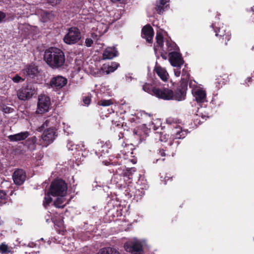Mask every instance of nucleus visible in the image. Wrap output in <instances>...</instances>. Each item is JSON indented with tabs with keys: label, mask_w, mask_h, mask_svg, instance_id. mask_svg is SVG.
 Instances as JSON below:
<instances>
[{
	"label": "nucleus",
	"mask_w": 254,
	"mask_h": 254,
	"mask_svg": "<svg viewBox=\"0 0 254 254\" xmlns=\"http://www.w3.org/2000/svg\"><path fill=\"white\" fill-rule=\"evenodd\" d=\"M36 88L31 84H28L23 86L17 91V96L21 101H26L30 99L36 93Z\"/></svg>",
	"instance_id": "39448f33"
},
{
	"label": "nucleus",
	"mask_w": 254,
	"mask_h": 254,
	"mask_svg": "<svg viewBox=\"0 0 254 254\" xmlns=\"http://www.w3.org/2000/svg\"><path fill=\"white\" fill-rule=\"evenodd\" d=\"M175 143L178 145V142L177 141H175Z\"/></svg>",
	"instance_id": "3c124183"
},
{
	"label": "nucleus",
	"mask_w": 254,
	"mask_h": 254,
	"mask_svg": "<svg viewBox=\"0 0 254 254\" xmlns=\"http://www.w3.org/2000/svg\"><path fill=\"white\" fill-rule=\"evenodd\" d=\"M8 248L6 245L2 243V244H1L0 245V253H6L8 251Z\"/></svg>",
	"instance_id": "7c9ffc66"
},
{
	"label": "nucleus",
	"mask_w": 254,
	"mask_h": 254,
	"mask_svg": "<svg viewBox=\"0 0 254 254\" xmlns=\"http://www.w3.org/2000/svg\"><path fill=\"white\" fill-rule=\"evenodd\" d=\"M81 39V33L76 27H71L68 29L67 34L64 38V42L68 45L76 43Z\"/></svg>",
	"instance_id": "423d86ee"
},
{
	"label": "nucleus",
	"mask_w": 254,
	"mask_h": 254,
	"mask_svg": "<svg viewBox=\"0 0 254 254\" xmlns=\"http://www.w3.org/2000/svg\"><path fill=\"white\" fill-rule=\"evenodd\" d=\"M6 197V193L3 190H0V203L5 200Z\"/></svg>",
	"instance_id": "473e14b6"
},
{
	"label": "nucleus",
	"mask_w": 254,
	"mask_h": 254,
	"mask_svg": "<svg viewBox=\"0 0 254 254\" xmlns=\"http://www.w3.org/2000/svg\"><path fill=\"white\" fill-rule=\"evenodd\" d=\"M83 101L85 105L88 106L90 104L91 101L90 97L88 96L84 97L83 99Z\"/></svg>",
	"instance_id": "72a5a7b5"
},
{
	"label": "nucleus",
	"mask_w": 254,
	"mask_h": 254,
	"mask_svg": "<svg viewBox=\"0 0 254 254\" xmlns=\"http://www.w3.org/2000/svg\"><path fill=\"white\" fill-rule=\"evenodd\" d=\"M166 44H167V46L169 47V42H168V41H167V42H166Z\"/></svg>",
	"instance_id": "09e8293b"
},
{
	"label": "nucleus",
	"mask_w": 254,
	"mask_h": 254,
	"mask_svg": "<svg viewBox=\"0 0 254 254\" xmlns=\"http://www.w3.org/2000/svg\"><path fill=\"white\" fill-rule=\"evenodd\" d=\"M157 97L166 100H175L177 101H182L185 99V93L181 89L177 90L175 93L167 88H159L155 90Z\"/></svg>",
	"instance_id": "7ed1b4c3"
},
{
	"label": "nucleus",
	"mask_w": 254,
	"mask_h": 254,
	"mask_svg": "<svg viewBox=\"0 0 254 254\" xmlns=\"http://www.w3.org/2000/svg\"><path fill=\"white\" fill-rule=\"evenodd\" d=\"M97 254H120L116 249L111 248H103Z\"/></svg>",
	"instance_id": "412c9836"
},
{
	"label": "nucleus",
	"mask_w": 254,
	"mask_h": 254,
	"mask_svg": "<svg viewBox=\"0 0 254 254\" xmlns=\"http://www.w3.org/2000/svg\"><path fill=\"white\" fill-rule=\"evenodd\" d=\"M100 35V34H97L95 33H92L90 35V38L93 39V41L97 40Z\"/></svg>",
	"instance_id": "4c0bfd02"
},
{
	"label": "nucleus",
	"mask_w": 254,
	"mask_h": 254,
	"mask_svg": "<svg viewBox=\"0 0 254 254\" xmlns=\"http://www.w3.org/2000/svg\"><path fill=\"white\" fill-rule=\"evenodd\" d=\"M36 137L35 136H32L31 137L28 138L27 140H26L25 143L28 146V147L30 149L33 150L35 149V144L36 142Z\"/></svg>",
	"instance_id": "5701e85b"
},
{
	"label": "nucleus",
	"mask_w": 254,
	"mask_h": 254,
	"mask_svg": "<svg viewBox=\"0 0 254 254\" xmlns=\"http://www.w3.org/2000/svg\"><path fill=\"white\" fill-rule=\"evenodd\" d=\"M54 120L53 118L47 120L45 123L37 129L38 131H42L45 127H50L49 128L44 130L41 136V138L40 140V141L43 146H47L49 144L53 142L56 137L57 136L55 128L52 126V121Z\"/></svg>",
	"instance_id": "f03ea898"
},
{
	"label": "nucleus",
	"mask_w": 254,
	"mask_h": 254,
	"mask_svg": "<svg viewBox=\"0 0 254 254\" xmlns=\"http://www.w3.org/2000/svg\"><path fill=\"white\" fill-rule=\"evenodd\" d=\"M6 17L5 14L0 11V23L2 22Z\"/></svg>",
	"instance_id": "ea45409f"
},
{
	"label": "nucleus",
	"mask_w": 254,
	"mask_h": 254,
	"mask_svg": "<svg viewBox=\"0 0 254 254\" xmlns=\"http://www.w3.org/2000/svg\"><path fill=\"white\" fill-rule=\"evenodd\" d=\"M154 32L153 28L150 25H146L142 29V37L149 43L152 42Z\"/></svg>",
	"instance_id": "ddd939ff"
},
{
	"label": "nucleus",
	"mask_w": 254,
	"mask_h": 254,
	"mask_svg": "<svg viewBox=\"0 0 254 254\" xmlns=\"http://www.w3.org/2000/svg\"><path fill=\"white\" fill-rule=\"evenodd\" d=\"M118 52L113 47H108L104 51L103 54V60H110L118 56Z\"/></svg>",
	"instance_id": "dca6fc26"
},
{
	"label": "nucleus",
	"mask_w": 254,
	"mask_h": 254,
	"mask_svg": "<svg viewBox=\"0 0 254 254\" xmlns=\"http://www.w3.org/2000/svg\"><path fill=\"white\" fill-rule=\"evenodd\" d=\"M65 199L63 196L58 197L54 202V205L57 208H64L65 205Z\"/></svg>",
	"instance_id": "b1692460"
},
{
	"label": "nucleus",
	"mask_w": 254,
	"mask_h": 254,
	"mask_svg": "<svg viewBox=\"0 0 254 254\" xmlns=\"http://www.w3.org/2000/svg\"><path fill=\"white\" fill-rule=\"evenodd\" d=\"M184 72V69L183 70V73Z\"/></svg>",
	"instance_id": "5fc2aeb1"
},
{
	"label": "nucleus",
	"mask_w": 254,
	"mask_h": 254,
	"mask_svg": "<svg viewBox=\"0 0 254 254\" xmlns=\"http://www.w3.org/2000/svg\"><path fill=\"white\" fill-rule=\"evenodd\" d=\"M119 64L115 62H113L111 64L108 65L107 67V69L105 71L107 74H109L111 72H114L116 70L118 67L119 66Z\"/></svg>",
	"instance_id": "a878e982"
},
{
	"label": "nucleus",
	"mask_w": 254,
	"mask_h": 254,
	"mask_svg": "<svg viewBox=\"0 0 254 254\" xmlns=\"http://www.w3.org/2000/svg\"><path fill=\"white\" fill-rule=\"evenodd\" d=\"M12 178L15 184L20 185L25 181L26 173L23 170L18 169L13 173Z\"/></svg>",
	"instance_id": "9d476101"
},
{
	"label": "nucleus",
	"mask_w": 254,
	"mask_h": 254,
	"mask_svg": "<svg viewBox=\"0 0 254 254\" xmlns=\"http://www.w3.org/2000/svg\"><path fill=\"white\" fill-rule=\"evenodd\" d=\"M51 85L52 87L60 89L64 87L67 83V79L61 76H58L53 78L51 81Z\"/></svg>",
	"instance_id": "9b49d317"
},
{
	"label": "nucleus",
	"mask_w": 254,
	"mask_h": 254,
	"mask_svg": "<svg viewBox=\"0 0 254 254\" xmlns=\"http://www.w3.org/2000/svg\"><path fill=\"white\" fill-rule=\"evenodd\" d=\"M44 59L47 64L53 69L59 68L64 66L65 56L60 49L52 47L45 52Z\"/></svg>",
	"instance_id": "f257e3e1"
},
{
	"label": "nucleus",
	"mask_w": 254,
	"mask_h": 254,
	"mask_svg": "<svg viewBox=\"0 0 254 254\" xmlns=\"http://www.w3.org/2000/svg\"><path fill=\"white\" fill-rule=\"evenodd\" d=\"M203 110V109L201 108L200 109L198 110V111H197V113L196 114V116H201V118L203 119V120H205L206 118L207 117V116H206V115H204L202 114V110Z\"/></svg>",
	"instance_id": "c9c22d12"
},
{
	"label": "nucleus",
	"mask_w": 254,
	"mask_h": 254,
	"mask_svg": "<svg viewBox=\"0 0 254 254\" xmlns=\"http://www.w3.org/2000/svg\"><path fill=\"white\" fill-rule=\"evenodd\" d=\"M113 103L111 100H102L98 102V104L102 106H108Z\"/></svg>",
	"instance_id": "c756f323"
},
{
	"label": "nucleus",
	"mask_w": 254,
	"mask_h": 254,
	"mask_svg": "<svg viewBox=\"0 0 254 254\" xmlns=\"http://www.w3.org/2000/svg\"><path fill=\"white\" fill-rule=\"evenodd\" d=\"M180 68L181 67H176V68L174 70V74L176 77L180 76L181 74Z\"/></svg>",
	"instance_id": "58836bf2"
},
{
	"label": "nucleus",
	"mask_w": 254,
	"mask_h": 254,
	"mask_svg": "<svg viewBox=\"0 0 254 254\" xmlns=\"http://www.w3.org/2000/svg\"><path fill=\"white\" fill-rule=\"evenodd\" d=\"M160 153H161V155L163 156L165 155V154L163 150H160Z\"/></svg>",
	"instance_id": "37998d69"
},
{
	"label": "nucleus",
	"mask_w": 254,
	"mask_h": 254,
	"mask_svg": "<svg viewBox=\"0 0 254 254\" xmlns=\"http://www.w3.org/2000/svg\"><path fill=\"white\" fill-rule=\"evenodd\" d=\"M142 89L145 92H146L152 95L155 96V90L157 89V88L153 86L150 84L145 83L144 85H143Z\"/></svg>",
	"instance_id": "aec40b11"
},
{
	"label": "nucleus",
	"mask_w": 254,
	"mask_h": 254,
	"mask_svg": "<svg viewBox=\"0 0 254 254\" xmlns=\"http://www.w3.org/2000/svg\"><path fill=\"white\" fill-rule=\"evenodd\" d=\"M169 60L171 64L176 67H181L184 64L181 55L178 52H171L169 54Z\"/></svg>",
	"instance_id": "1a4fd4ad"
},
{
	"label": "nucleus",
	"mask_w": 254,
	"mask_h": 254,
	"mask_svg": "<svg viewBox=\"0 0 254 254\" xmlns=\"http://www.w3.org/2000/svg\"><path fill=\"white\" fill-rule=\"evenodd\" d=\"M102 148H107L106 146H102Z\"/></svg>",
	"instance_id": "603ef678"
},
{
	"label": "nucleus",
	"mask_w": 254,
	"mask_h": 254,
	"mask_svg": "<svg viewBox=\"0 0 254 254\" xmlns=\"http://www.w3.org/2000/svg\"><path fill=\"white\" fill-rule=\"evenodd\" d=\"M162 136L161 137V139H160L161 141H162Z\"/></svg>",
	"instance_id": "864d4df0"
},
{
	"label": "nucleus",
	"mask_w": 254,
	"mask_h": 254,
	"mask_svg": "<svg viewBox=\"0 0 254 254\" xmlns=\"http://www.w3.org/2000/svg\"><path fill=\"white\" fill-rule=\"evenodd\" d=\"M29 135V132L27 131H25L9 135L8 137L11 141H19L25 140Z\"/></svg>",
	"instance_id": "2eb2a0df"
},
{
	"label": "nucleus",
	"mask_w": 254,
	"mask_h": 254,
	"mask_svg": "<svg viewBox=\"0 0 254 254\" xmlns=\"http://www.w3.org/2000/svg\"><path fill=\"white\" fill-rule=\"evenodd\" d=\"M71 146H72V144L71 143V142L70 141L68 140V143L67 144V147L69 150H72V148H71Z\"/></svg>",
	"instance_id": "79ce46f5"
},
{
	"label": "nucleus",
	"mask_w": 254,
	"mask_h": 254,
	"mask_svg": "<svg viewBox=\"0 0 254 254\" xmlns=\"http://www.w3.org/2000/svg\"><path fill=\"white\" fill-rule=\"evenodd\" d=\"M168 144L170 145V146H171L172 144H173V142L171 141V140H170L169 143H168Z\"/></svg>",
	"instance_id": "c03bdc74"
},
{
	"label": "nucleus",
	"mask_w": 254,
	"mask_h": 254,
	"mask_svg": "<svg viewBox=\"0 0 254 254\" xmlns=\"http://www.w3.org/2000/svg\"><path fill=\"white\" fill-rule=\"evenodd\" d=\"M61 0H47V2L52 5H56L59 4Z\"/></svg>",
	"instance_id": "f704fd0d"
},
{
	"label": "nucleus",
	"mask_w": 254,
	"mask_h": 254,
	"mask_svg": "<svg viewBox=\"0 0 254 254\" xmlns=\"http://www.w3.org/2000/svg\"><path fill=\"white\" fill-rule=\"evenodd\" d=\"M156 40L157 45L160 48H162L164 42L163 36L162 34L160 33H157Z\"/></svg>",
	"instance_id": "bb28decb"
},
{
	"label": "nucleus",
	"mask_w": 254,
	"mask_h": 254,
	"mask_svg": "<svg viewBox=\"0 0 254 254\" xmlns=\"http://www.w3.org/2000/svg\"><path fill=\"white\" fill-rule=\"evenodd\" d=\"M192 92L197 102L203 103L206 101V93L201 88L198 87L194 88L192 89Z\"/></svg>",
	"instance_id": "f8f14e48"
},
{
	"label": "nucleus",
	"mask_w": 254,
	"mask_h": 254,
	"mask_svg": "<svg viewBox=\"0 0 254 254\" xmlns=\"http://www.w3.org/2000/svg\"><path fill=\"white\" fill-rule=\"evenodd\" d=\"M169 0H159V3L157 4L156 10L158 13L161 14L164 11L163 6L169 2Z\"/></svg>",
	"instance_id": "393cba45"
},
{
	"label": "nucleus",
	"mask_w": 254,
	"mask_h": 254,
	"mask_svg": "<svg viewBox=\"0 0 254 254\" xmlns=\"http://www.w3.org/2000/svg\"><path fill=\"white\" fill-rule=\"evenodd\" d=\"M124 248L127 252L132 254H143L142 245L137 240H133L125 244Z\"/></svg>",
	"instance_id": "0eeeda50"
},
{
	"label": "nucleus",
	"mask_w": 254,
	"mask_h": 254,
	"mask_svg": "<svg viewBox=\"0 0 254 254\" xmlns=\"http://www.w3.org/2000/svg\"><path fill=\"white\" fill-rule=\"evenodd\" d=\"M23 73L30 77L33 78L39 72L38 67L34 64H29L23 70Z\"/></svg>",
	"instance_id": "4468645a"
},
{
	"label": "nucleus",
	"mask_w": 254,
	"mask_h": 254,
	"mask_svg": "<svg viewBox=\"0 0 254 254\" xmlns=\"http://www.w3.org/2000/svg\"><path fill=\"white\" fill-rule=\"evenodd\" d=\"M195 122H197V121L198 120V123L199 124V122H200V120H198V119H195Z\"/></svg>",
	"instance_id": "de8ad7c7"
},
{
	"label": "nucleus",
	"mask_w": 254,
	"mask_h": 254,
	"mask_svg": "<svg viewBox=\"0 0 254 254\" xmlns=\"http://www.w3.org/2000/svg\"><path fill=\"white\" fill-rule=\"evenodd\" d=\"M121 152L122 154L124 155L128 156V155H132V151H127V152L125 149L121 151Z\"/></svg>",
	"instance_id": "a19ab883"
},
{
	"label": "nucleus",
	"mask_w": 254,
	"mask_h": 254,
	"mask_svg": "<svg viewBox=\"0 0 254 254\" xmlns=\"http://www.w3.org/2000/svg\"><path fill=\"white\" fill-rule=\"evenodd\" d=\"M156 73L163 81H166L169 76V74L165 69L161 66H156L155 69Z\"/></svg>",
	"instance_id": "a211bd4d"
},
{
	"label": "nucleus",
	"mask_w": 254,
	"mask_h": 254,
	"mask_svg": "<svg viewBox=\"0 0 254 254\" xmlns=\"http://www.w3.org/2000/svg\"><path fill=\"white\" fill-rule=\"evenodd\" d=\"M54 17V15L52 12L44 11L42 14V21L44 22H46L49 20H52Z\"/></svg>",
	"instance_id": "4be33fe9"
},
{
	"label": "nucleus",
	"mask_w": 254,
	"mask_h": 254,
	"mask_svg": "<svg viewBox=\"0 0 254 254\" xmlns=\"http://www.w3.org/2000/svg\"><path fill=\"white\" fill-rule=\"evenodd\" d=\"M13 111V109L10 107H6L3 108L2 111L6 114L11 113Z\"/></svg>",
	"instance_id": "e433bc0d"
},
{
	"label": "nucleus",
	"mask_w": 254,
	"mask_h": 254,
	"mask_svg": "<svg viewBox=\"0 0 254 254\" xmlns=\"http://www.w3.org/2000/svg\"><path fill=\"white\" fill-rule=\"evenodd\" d=\"M215 35L216 36H220V37H223V39H225L227 41H229L230 38V32L229 31L226 32V29L224 27L219 28L218 31L216 32Z\"/></svg>",
	"instance_id": "6ab92c4d"
},
{
	"label": "nucleus",
	"mask_w": 254,
	"mask_h": 254,
	"mask_svg": "<svg viewBox=\"0 0 254 254\" xmlns=\"http://www.w3.org/2000/svg\"><path fill=\"white\" fill-rule=\"evenodd\" d=\"M251 80V77H249V78H248L246 79V82H247V81H248V82H250Z\"/></svg>",
	"instance_id": "a18cd8bd"
},
{
	"label": "nucleus",
	"mask_w": 254,
	"mask_h": 254,
	"mask_svg": "<svg viewBox=\"0 0 254 254\" xmlns=\"http://www.w3.org/2000/svg\"><path fill=\"white\" fill-rule=\"evenodd\" d=\"M51 104L50 98L45 95H41L38 98V108L36 112L42 114L48 111Z\"/></svg>",
	"instance_id": "6e6552de"
},
{
	"label": "nucleus",
	"mask_w": 254,
	"mask_h": 254,
	"mask_svg": "<svg viewBox=\"0 0 254 254\" xmlns=\"http://www.w3.org/2000/svg\"><path fill=\"white\" fill-rule=\"evenodd\" d=\"M167 178H169V177H165V182H166V180H167Z\"/></svg>",
	"instance_id": "8fccbe9b"
},
{
	"label": "nucleus",
	"mask_w": 254,
	"mask_h": 254,
	"mask_svg": "<svg viewBox=\"0 0 254 254\" xmlns=\"http://www.w3.org/2000/svg\"><path fill=\"white\" fill-rule=\"evenodd\" d=\"M13 82L18 83L22 82L24 81V79L20 76L18 74L14 75L13 77H10Z\"/></svg>",
	"instance_id": "cd10ccee"
},
{
	"label": "nucleus",
	"mask_w": 254,
	"mask_h": 254,
	"mask_svg": "<svg viewBox=\"0 0 254 254\" xmlns=\"http://www.w3.org/2000/svg\"><path fill=\"white\" fill-rule=\"evenodd\" d=\"M93 39L90 37H88L85 39V44L86 47H90L93 43Z\"/></svg>",
	"instance_id": "2f4dec72"
},
{
	"label": "nucleus",
	"mask_w": 254,
	"mask_h": 254,
	"mask_svg": "<svg viewBox=\"0 0 254 254\" xmlns=\"http://www.w3.org/2000/svg\"><path fill=\"white\" fill-rule=\"evenodd\" d=\"M67 191V185L62 180H56L51 185L49 193L54 196H64Z\"/></svg>",
	"instance_id": "20e7f679"
},
{
	"label": "nucleus",
	"mask_w": 254,
	"mask_h": 254,
	"mask_svg": "<svg viewBox=\"0 0 254 254\" xmlns=\"http://www.w3.org/2000/svg\"><path fill=\"white\" fill-rule=\"evenodd\" d=\"M173 139H181L184 138L187 134L186 130H183L180 127H176L173 130Z\"/></svg>",
	"instance_id": "f3484780"
},
{
	"label": "nucleus",
	"mask_w": 254,
	"mask_h": 254,
	"mask_svg": "<svg viewBox=\"0 0 254 254\" xmlns=\"http://www.w3.org/2000/svg\"><path fill=\"white\" fill-rule=\"evenodd\" d=\"M52 198L49 195V194H47L45 195L44 197V200L43 201V205L45 208L49 205V204L52 202Z\"/></svg>",
	"instance_id": "c85d7f7f"
},
{
	"label": "nucleus",
	"mask_w": 254,
	"mask_h": 254,
	"mask_svg": "<svg viewBox=\"0 0 254 254\" xmlns=\"http://www.w3.org/2000/svg\"><path fill=\"white\" fill-rule=\"evenodd\" d=\"M121 0H111V1H112L113 2H117V1H119Z\"/></svg>",
	"instance_id": "49530a36"
}]
</instances>
